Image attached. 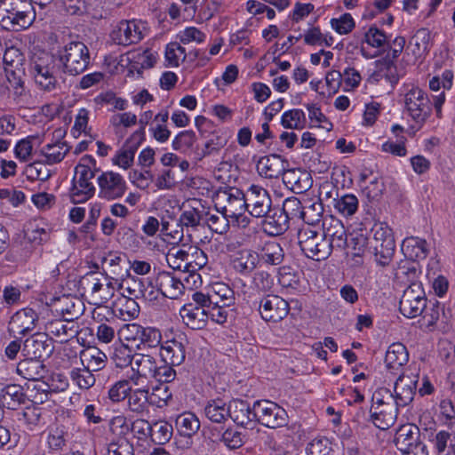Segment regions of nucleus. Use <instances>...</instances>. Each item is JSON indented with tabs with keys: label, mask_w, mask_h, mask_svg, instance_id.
Returning a JSON list of instances; mask_svg holds the SVG:
<instances>
[{
	"label": "nucleus",
	"mask_w": 455,
	"mask_h": 455,
	"mask_svg": "<svg viewBox=\"0 0 455 455\" xmlns=\"http://www.w3.org/2000/svg\"><path fill=\"white\" fill-rule=\"evenodd\" d=\"M259 260L265 264L277 266L284 259V252L279 243L275 241L266 242L259 249Z\"/></svg>",
	"instance_id": "nucleus-39"
},
{
	"label": "nucleus",
	"mask_w": 455,
	"mask_h": 455,
	"mask_svg": "<svg viewBox=\"0 0 455 455\" xmlns=\"http://www.w3.org/2000/svg\"><path fill=\"white\" fill-rule=\"evenodd\" d=\"M427 305L425 291L419 283H411L403 291L400 299V312L408 318H414L424 313Z\"/></svg>",
	"instance_id": "nucleus-10"
},
{
	"label": "nucleus",
	"mask_w": 455,
	"mask_h": 455,
	"mask_svg": "<svg viewBox=\"0 0 455 455\" xmlns=\"http://www.w3.org/2000/svg\"><path fill=\"white\" fill-rule=\"evenodd\" d=\"M186 260V273H189L191 277H200L196 272L207 264L208 258L202 249L190 245L188 246Z\"/></svg>",
	"instance_id": "nucleus-37"
},
{
	"label": "nucleus",
	"mask_w": 455,
	"mask_h": 455,
	"mask_svg": "<svg viewBox=\"0 0 455 455\" xmlns=\"http://www.w3.org/2000/svg\"><path fill=\"white\" fill-rule=\"evenodd\" d=\"M398 408L399 406L393 402L379 407L373 406V408H370L369 422L379 429H388L396 420Z\"/></svg>",
	"instance_id": "nucleus-18"
},
{
	"label": "nucleus",
	"mask_w": 455,
	"mask_h": 455,
	"mask_svg": "<svg viewBox=\"0 0 455 455\" xmlns=\"http://www.w3.org/2000/svg\"><path fill=\"white\" fill-rule=\"evenodd\" d=\"M263 218H265L263 221V230L272 236L283 234L290 227V221L278 207L272 208L271 212L267 213Z\"/></svg>",
	"instance_id": "nucleus-30"
},
{
	"label": "nucleus",
	"mask_w": 455,
	"mask_h": 455,
	"mask_svg": "<svg viewBox=\"0 0 455 455\" xmlns=\"http://www.w3.org/2000/svg\"><path fill=\"white\" fill-rule=\"evenodd\" d=\"M419 375H400L395 382L393 398L399 407L411 404L416 395Z\"/></svg>",
	"instance_id": "nucleus-16"
},
{
	"label": "nucleus",
	"mask_w": 455,
	"mask_h": 455,
	"mask_svg": "<svg viewBox=\"0 0 455 455\" xmlns=\"http://www.w3.org/2000/svg\"><path fill=\"white\" fill-rule=\"evenodd\" d=\"M206 309L197 308L192 302L185 304L180 314L187 326L192 330H201L206 326L208 312Z\"/></svg>",
	"instance_id": "nucleus-29"
},
{
	"label": "nucleus",
	"mask_w": 455,
	"mask_h": 455,
	"mask_svg": "<svg viewBox=\"0 0 455 455\" xmlns=\"http://www.w3.org/2000/svg\"><path fill=\"white\" fill-rule=\"evenodd\" d=\"M228 403L222 398L217 397L207 401L204 412L212 423L222 424L229 419Z\"/></svg>",
	"instance_id": "nucleus-31"
},
{
	"label": "nucleus",
	"mask_w": 455,
	"mask_h": 455,
	"mask_svg": "<svg viewBox=\"0 0 455 455\" xmlns=\"http://www.w3.org/2000/svg\"><path fill=\"white\" fill-rule=\"evenodd\" d=\"M141 26L136 20H122L111 31L110 38L115 44L124 46L138 44L144 37Z\"/></svg>",
	"instance_id": "nucleus-15"
},
{
	"label": "nucleus",
	"mask_w": 455,
	"mask_h": 455,
	"mask_svg": "<svg viewBox=\"0 0 455 455\" xmlns=\"http://www.w3.org/2000/svg\"><path fill=\"white\" fill-rule=\"evenodd\" d=\"M139 340L136 345L139 350L156 348L161 344L162 334L156 328L142 326Z\"/></svg>",
	"instance_id": "nucleus-43"
},
{
	"label": "nucleus",
	"mask_w": 455,
	"mask_h": 455,
	"mask_svg": "<svg viewBox=\"0 0 455 455\" xmlns=\"http://www.w3.org/2000/svg\"><path fill=\"white\" fill-rule=\"evenodd\" d=\"M82 366L91 371H98L106 366L107 355L96 347H89L80 353Z\"/></svg>",
	"instance_id": "nucleus-36"
},
{
	"label": "nucleus",
	"mask_w": 455,
	"mask_h": 455,
	"mask_svg": "<svg viewBox=\"0 0 455 455\" xmlns=\"http://www.w3.org/2000/svg\"><path fill=\"white\" fill-rule=\"evenodd\" d=\"M59 59L64 73L77 76L87 68L90 63V52L83 42L74 41L67 44L59 52Z\"/></svg>",
	"instance_id": "nucleus-4"
},
{
	"label": "nucleus",
	"mask_w": 455,
	"mask_h": 455,
	"mask_svg": "<svg viewBox=\"0 0 455 455\" xmlns=\"http://www.w3.org/2000/svg\"><path fill=\"white\" fill-rule=\"evenodd\" d=\"M228 414L237 426L249 427L255 423L256 410L254 404L251 407L247 401L242 399H233L228 403Z\"/></svg>",
	"instance_id": "nucleus-19"
},
{
	"label": "nucleus",
	"mask_w": 455,
	"mask_h": 455,
	"mask_svg": "<svg viewBox=\"0 0 455 455\" xmlns=\"http://www.w3.org/2000/svg\"><path fill=\"white\" fill-rule=\"evenodd\" d=\"M103 263L108 267L110 273L115 275L111 279L118 281L119 278L124 276L123 270L127 272L125 257L120 255H109L104 258Z\"/></svg>",
	"instance_id": "nucleus-58"
},
{
	"label": "nucleus",
	"mask_w": 455,
	"mask_h": 455,
	"mask_svg": "<svg viewBox=\"0 0 455 455\" xmlns=\"http://www.w3.org/2000/svg\"><path fill=\"white\" fill-rule=\"evenodd\" d=\"M401 249L404 256L413 261L424 259L428 254L427 241L416 236L406 237Z\"/></svg>",
	"instance_id": "nucleus-33"
},
{
	"label": "nucleus",
	"mask_w": 455,
	"mask_h": 455,
	"mask_svg": "<svg viewBox=\"0 0 455 455\" xmlns=\"http://www.w3.org/2000/svg\"><path fill=\"white\" fill-rule=\"evenodd\" d=\"M323 234L322 235L329 243L331 251L333 248L342 249L347 243V235L343 223L332 217L323 219Z\"/></svg>",
	"instance_id": "nucleus-17"
},
{
	"label": "nucleus",
	"mask_w": 455,
	"mask_h": 455,
	"mask_svg": "<svg viewBox=\"0 0 455 455\" xmlns=\"http://www.w3.org/2000/svg\"><path fill=\"white\" fill-rule=\"evenodd\" d=\"M172 426L164 420L151 424L150 440L156 444H165L172 436Z\"/></svg>",
	"instance_id": "nucleus-45"
},
{
	"label": "nucleus",
	"mask_w": 455,
	"mask_h": 455,
	"mask_svg": "<svg viewBox=\"0 0 455 455\" xmlns=\"http://www.w3.org/2000/svg\"><path fill=\"white\" fill-rule=\"evenodd\" d=\"M246 211L255 218H263L271 212L272 199L267 189L251 185L246 191Z\"/></svg>",
	"instance_id": "nucleus-12"
},
{
	"label": "nucleus",
	"mask_w": 455,
	"mask_h": 455,
	"mask_svg": "<svg viewBox=\"0 0 455 455\" xmlns=\"http://www.w3.org/2000/svg\"><path fill=\"white\" fill-rule=\"evenodd\" d=\"M54 351L52 339L46 333H36L25 339L21 353L25 357L43 360Z\"/></svg>",
	"instance_id": "nucleus-13"
},
{
	"label": "nucleus",
	"mask_w": 455,
	"mask_h": 455,
	"mask_svg": "<svg viewBox=\"0 0 455 455\" xmlns=\"http://www.w3.org/2000/svg\"><path fill=\"white\" fill-rule=\"evenodd\" d=\"M69 151V148L65 142L58 141L54 144L45 145L39 152L44 156V160L34 162L30 167H34L36 164H53L61 162Z\"/></svg>",
	"instance_id": "nucleus-35"
},
{
	"label": "nucleus",
	"mask_w": 455,
	"mask_h": 455,
	"mask_svg": "<svg viewBox=\"0 0 455 455\" xmlns=\"http://www.w3.org/2000/svg\"><path fill=\"white\" fill-rule=\"evenodd\" d=\"M407 112L412 120L423 124L432 113V103L427 94L419 88H412L404 97Z\"/></svg>",
	"instance_id": "nucleus-9"
},
{
	"label": "nucleus",
	"mask_w": 455,
	"mask_h": 455,
	"mask_svg": "<svg viewBox=\"0 0 455 455\" xmlns=\"http://www.w3.org/2000/svg\"><path fill=\"white\" fill-rule=\"evenodd\" d=\"M419 437L420 432L417 426L405 424L397 429L394 442L396 448L404 454L427 455L426 446Z\"/></svg>",
	"instance_id": "nucleus-8"
},
{
	"label": "nucleus",
	"mask_w": 455,
	"mask_h": 455,
	"mask_svg": "<svg viewBox=\"0 0 455 455\" xmlns=\"http://www.w3.org/2000/svg\"><path fill=\"white\" fill-rule=\"evenodd\" d=\"M67 432L62 428L51 429L47 436L48 448L52 452H60L67 445Z\"/></svg>",
	"instance_id": "nucleus-60"
},
{
	"label": "nucleus",
	"mask_w": 455,
	"mask_h": 455,
	"mask_svg": "<svg viewBox=\"0 0 455 455\" xmlns=\"http://www.w3.org/2000/svg\"><path fill=\"white\" fill-rule=\"evenodd\" d=\"M128 406L133 412H143L148 403H150V395H148V389L137 388L131 391L128 395Z\"/></svg>",
	"instance_id": "nucleus-48"
},
{
	"label": "nucleus",
	"mask_w": 455,
	"mask_h": 455,
	"mask_svg": "<svg viewBox=\"0 0 455 455\" xmlns=\"http://www.w3.org/2000/svg\"><path fill=\"white\" fill-rule=\"evenodd\" d=\"M99 185V196L107 200L122 197L126 190L124 178L114 172H104L97 179Z\"/></svg>",
	"instance_id": "nucleus-14"
},
{
	"label": "nucleus",
	"mask_w": 455,
	"mask_h": 455,
	"mask_svg": "<svg viewBox=\"0 0 455 455\" xmlns=\"http://www.w3.org/2000/svg\"><path fill=\"white\" fill-rule=\"evenodd\" d=\"M259 262V255L258 252L250 249H243L238 251L233 256L231 267L236 274L247 277L254 272Z\"/></svg>",
	"instance_id": "nucleus-21"
},
{
	"label": "nucleus",
	"mask_w": 455,
	"mask_h": 455,
	"mask_svg": "<svg viewBox=\"0 0 455 455\" xmlns=\"http://www.w3.org/2000/svg\"><path fill=\"white\" fill-rule=\"evenodd\" d=\"M134 358L135 355H132L129 347L124 345L116 347L112 355V360L118 368H124L129 365L132 367Z\"/></svg>",
	"instance_id": "nucleus-62"
},
{
	"label": "nucleus",
	"mask_w": 455,
	"mask_h": 455,
	"mask_svg": "<svg viewBox=\"0 0 455 455\" xmlns=\"http://www.w3.org/2000/svg\"><path fill=\"white\" fill-rule=\"evenodd\" d=\"M370 250L373 253L375 261L378 265L382 267L387 266L391 262L395 254V238L388 237L385 243L371 245Z\"/></svg>",
	"instance_id": "nucleus-40"
},
{
	"label": "nucleus",
	"mask_w": 455,
	"mask_h": 455,
	"mask_svg": "<svg viewBox=\"0 0 455 455\" xmlns=\"http://www.w3.org/2000/svg\"><path fill=\"white\" fill-rule=\"evenodd\" d=\"M30 72L40 89L47 92L54 90L58 81L55 76L54 56L46 52H35L30 59Z\"/></svg>",
	"instance_id": "nucleus-3"
},
{
	"label": "nucleus",
	"mask_w": 455,
	"mask_h": 455,
	"mask_svg": "<svg viewBox=\"0 0 455 455\" xmlns=\"http://www.w3.org/2000/svg\"><path fill=\"white\" fill-rule=\"evenodd\" d=\"M69 377L72 382L76 385L80 389L91 388L96 381V379L90 370L84 366L74 367L69 371Z\"/></svg>",
	"instance_id": "nucleus-46"
},
{
	"label": "nucleus",
	"mask_w": 455,
	"mask_h": 455,
	"mask_svg": "<svg viewBox=\"0 0 455 455\" xmlns=\"http://www.w3.org/2000/svg\"><path fill=\"white\" fill-rule=\"evenodd\" d=\"M5 76L10 86L15 91L16 94H22L23 92V77L25 76V67L11 68H4Z\"/></svg>",
	"instance_id": "nucleus-59"
},
{
	"label": "nucleus",
	"mask_w": 455,
	"mask_h": 455,
	"mask_svg": "<svg viewBox=\"0 0 455 455\" xmlns=\"http://www.w3.org/2000/svg\"><path fill=\"white\" fill-rule=\"evenodd\" d=\"M376 67L378 71L391 83L396 84L399 80V75L397 72V68L395 65V61H393L390 59V54H387L380 60H378L376 62Z\"/></svg>",
	"instance_id": "nucleus-51"
},
{
	"label": "nucleus",
	"mask_w": 455,
	"mask_h": 455,
	"mask_svg": "<svg viewBox=\"0 0 455 455\" xmlns=\"http://www.w3.org/2000/svg\"><path fill=\"white\" fill-rule=\"evenodd\" d=\"M187 57L186 50L177 42H172L167 44L165 49V59L172 67H178L180 60H185Z\"/></svg>",
	"instance_id": "nucleus-61"
},
{
	"label": "nucleus",
	"mask_w": 455,
	"mask_h": 455,
	"mask_svg": "<svg viewBox=\"0 0 455 455\" xmlns=\"http://www.w3.org/2000/svg\"><path fill=\"white\" fill-rule=\"evenodd\" d=\"M196 133L191 130L179 132L172 140V148L176 151L186 152L190 149L196 142Z\"/></svg>",
	"instance_id": "nucleus-57"
},
{
	"label": "nucleus",
	"mask_w": 455,
	"mask_h": 455,
	"mask_svg": "<svg viewBox=\"0 0 455 455\" xmlns=\"http://www.w3.org/2000/svg\"><path fill=\"white\" fill-rule=\"evenodd\" d=\"M323 212V204L320 201H315L310 203L308 205H304L301 220L308 225L314 226L321 220Z\"/></svg>",
	"instance_id": "nucleus-56"
},
{
	"label": "nucleus",
	"mask_w": 455,
	"mask_h": 455,
	"mask_svg": "<svg viewBox=\"0 0 455 455\" xmlns=\"http://www.w3.org/2000/svg\"><path fill=\"white\" fill-rule=\"evenodd\" d=\"M409 361V353L406 347L395 342L391 344L385 355V363L388 370L397 371L405 365Z\"/></svg>",
	"instance_id": "nucleus-32"
},
{
	"label": "nucleus",
	"mask_w": 455,
	"mask_h": 455,
	"mask_svg": "<svg viewBox=\"0 0 455 455\" xmlns=\"http://www.w3.org/2000/svg\"><path fill=\"white\" fill-rule=\"evenodd\" d=\"M99 169L96 160L89 155L84 156L75 168V176L70 188V198L73 204H83L93 196L95 187L91 182Z\"/></svg>",
	"instance_id": "nucleus-2"
},
{
	"label": "nucleus",
	"mask_w": 455,
	"mask_h": 455,
	"mask_svg": "<svg viewBox=\"0 0 455 455\" xmlns=\"http://www.w3.org/2000/svg\"><path fill=\"white\" fill-rule=\"evenodd\" d=\"M258 310L264 321L277 323L287 316L290 305L278 295L267 294L260 299Z\"/></svg>",
	"instance_id": "nucleus-11"
},
{
	"label": "nucleus",
	"mask_w": 455,
	"mask_h": 455,
	"mask_svg": "<svg viewBox=\"0 0 455 455\" xmlns=\"http://www.w3.org/2000/svg\"><path fill=\"white\" fill-rule=\"evenodd\" d=\"M36 12L28 0H0V26L9 31L28 28Z\"/></svg>",
	"instance_id": "nucleus-1"
},
{
	"label": "nucleus",
	"mask_w": 455,
	"mask_h": 455,
	"mask_svg": "<svg viewBox=\"0 0 455 455\" xmlns=\"http://www.w3.org/2000/svg\"><path fill=\"white\" fill-rule=\"evenodd\" d=\"M130 379H122L116 382L108 390V397L114 403L124 400L132 391Z\"/></svg>",
	"instance_id": "nucleus-63"
},
{
	"label": "nucleus",
	"mask_w": 455,
	"mask_h": 455,
	"mask_svg": "<svg viewBox=\"0 0 455 455\" xmlns=\"http://www.w3.org/2000/svg\"><path fill=\"white\" fill-rule=\"evenodd\" d=\"M299 245L306 257L322 260L331 255V249L327 240L322 234L307 228L299 230L298 234Z\"/></svg>",
	"instance_id": "nucleus-5"
},
{
	"label": "nucleus",
	"mask_w": 455,
	"mask_h": 455,
	"mask_svg": "<svg viewBox=\"0 0 455 455\" xmlns=\"http://www.w3.org/2000/svg\"><path fill=\"white\" fill-rule=\"evenodd\" d=\"M254 409L256 410L255 423L268 428L282 427L288 423L286 411L275 402L257 400L254 402Z\"/></svg>",
	"instance_id": "nucleus-6"
},
{
	"label": "nucleus",
	"mask_w": 455,
	"mask_h": 455,
	"mask_svg": "<svg viewBox=\"0 0 455 455\" xmlns=\"http://www.w3.org/2000/svg\"><path fill=\"white\" fill-rule=\"evenodd\" d=\"M246 193L236 188L220 190L216 195L215 207L230 218L238 219L246 211Z\"/></svg>",
	"instance_id": "nucleus-7"
},
{
	"label": "nucleus",
	"mask_w": 455,
	"mask_h": 455,
	"mask_svg": "<svg viewBox=\"0 0 455 455\" xmlns=\"http://www.w3.org/2000/svg\"><path fill=\"white\" fill-rule=\"evenodd\" d=\"M430 41V32L427 28L419 29L412 36L406 50V55L409 56V51H411L414 60L421 58L428 52Z\"/></svg>",
	"instance_id": "nucleus-38"
},
{
	"label": "nucleus",
	"mask_w": 455,
	"mask_h": 455,
	"mask_svg": "<svg viewBox=\"0 0 455 455\" xmlns=\"http://www.w3.org/2000/svg\"><path fill=\"white\" fill-rule=\"evenodd\" d=\"M211 295H215L217 304L223 306H231L235 302L234 291L226 283H216L210 291Z\"/></svg>",
	"instance_id": "nucleus-54"
},
{
	"label": "nucleus",
	"mask_w": 455,
	"mask_h": 455,
	"mask_svg": "<svg viewBox=\"0 0 455 455\" xmlns=\"http://www.w3.org/2000/svg\"><path fill=\"white\" fill-rule=\"evenodd\" d=\"M55 311L65 320H76L84 311L83 302L76 297L64 295L54 304Z\"/></svg>",
	"instance_id": "nucleus-28"
},
{
	"label": "nucleus",
	"mask_w": 455,
	"mask_h": 455,
	"mask_svg": "<svg viewBox=\"0 0 455 455\" xmlns=\"http://www.w3.org/2000/svg\"><path fill=\"white\" fill-rule=\"evenodd\" d=\"M160 355L168 364L180 365L186 358V349L182 342V338L172 339L160 344Z\"/></svg>",
	"instance_id": "nucleus-25"
},
{
	"label": "nucleus",
	"mask_w": 455,
	"mask_h": 455,
	"mask_svg": "<svg viewBox=\"0 0 455 455\" xmlns=\"http://www.w3.org/2000/svg\"><path fill=\"white\" fill-rule=\"evenodd\" d=\"M306 115L299 108L283 112L281 118V124L285 129L301 130L306 125Z\"/></svg>",
	"instance_id": "nucleus-47"
},
{
	"label": "nucleus",
	"mask_w": 455,
	"mask_h": 455,
	"mask_svg": "<svg viewBox=\"0 0 455 455\" xmlns=\"http://www.w3.org/2000/svg\"><path fill=\"white\" fill-rule=\"evenodd\" d=\"M37 320L38 316L32 308L22 309L13 316V323L18 324V332L21 335H26L32 331Z\"/></svg>",
	"instance_id": "nucleus-42"
},
{
	"label": "nucleus",
	"mask_w": 455,
	"mask_h": 455,
	"mask_svg": "<svg viewBox=\"0 0 455 455\" xmlns=\"http://www.w3.org/2000/svg\"><path fill=\"white\" fill-rule=\"evenodd\" d=\"M1 400L8 409L16 410L20 405L26 403L28 395L24 392L23 387L10 384L2 389Z\"/></svg>",
	"instance_id": "nucleus-34"
},
{
	"label": "nucleus",
	"mask_w": 455,
	"mask_h": 455,
	"mask_svg": "<svg viewBox=\"0 0 455 455\" xmlns=\"http://www.w3.org/2000/svg\"><path fill=\"white\" fill-rule=\"evenodd\" d=\"M172 402V393L167 385L159 384L152 389L150 403L156 404L157 407L162 408L171 404Z\"/></svg>",
	"instance_id": "nucleus-55"
},
{
	"label": "nucleus",
	"mask_w": 455,
	"mask_h": 455,
	"mask_svg": "<svg viewBox=\"0 0 455 455\" xmlns=\"http://www.w3.org/2000/svg\"><path fill=\"white\" fill-rule=\"evenodd\" d=\"M137 299L130 298L127 295L122 296L116 303V308L120 317L124 321L136 318L140 314V306Z\"/></svg>",
	"instance_id": "nucleus-44"
},
{
	"label": "nucleus",
	"mask_w": 455,
	"mask_h": 455,
	"mask_svg": "<svg viewBox=\"0 0 455 455\" xmlns=\"http://www.w3.org/2000/svg\"><path fill=\"white\" fill-rule=\"evenodd\" d=\"M108 455H133V447L126 438L113 441L108 445Z\"/></svg>",
	"instance_id": "nucleus-64"
},
{
	"label": "nucleus",
	"mask_w": 455,
	"mask_h": 455,
	"mask_svg": "<svg viewBox=\"0 0 455 455\" xmlns=\"http://www.w3.org/2000/svg\"><path fill=\"white\" fill-rule=\"evenodd\" d=\"M17 373L28 380L39 381L47 375L48 369L43 360L25 357L18 363Z\"/></svg>",
	"instance_id": "nucleus-26"
},
{
	"label": "nucleus",
	"mask_w": 455,
	"mask_h": 455,
	"mask_svg": "<svg viewBox=\"0 0 455 455\" xmlns=\"http://www.w3.org/2000/svg\"><path fill=\"white\" fill-rule=\"evenodd\" d=\"M304 205L300 200L297 197L291 196L286 198L280 211L283 215L287 217V220H301L303 213Z\"/></svg>",
	"instance_id": "nucleus-52"
},
{
	"label": "nucleus",
	"mask_w": 455,
	"mask_h": 455,
	"mask_svg": "<svg viewBox=\"0 0 455 455\" xmlns=\"http://www.w3.org/2000/svg\"><path fill=\"white\" fill-rule=\"evenodd\" d=\"M76 320L55 319L45 325V330L50 334L60 339V342H67L78 334V325Z\"/></svg>",
	"instance_id": "nucleus-27"
},
{
	"label": "nucleus",
	"mask_w": 455,
	"mask_h": 455,
	"mask_svg": "<svg viewBox=\"0 0 455 455\" xmlns=\"http://www.w3.org/2000/svg\"><path fill=\"white\" fill-rule=\"evenodd\" d=\"M156 361L153 356L144 354H135L132 368L133 374L131 376L130 380L135 385H139L141 378H153L154 375H156Z\"/></svg>",
	"instance_id": "nucleus-24"
},
{
	"label": "nucleus",
	"mask_w": 455,
	"mask_h": 455,
	"mask_svg": "<svg viewBox=\"0 0 455 455\" xmlns=\"http://www.w3.org/2000/svg\"><path fill=\"white\" fill-rule=\"evenodd\" d=\"M288 162L277 154L265 156L257 163L259 174L266 179H277L283 176Z\"/></svg>",
	"instance_id": "nucleus-20"
},
{
	"label": "nucleus",
	"mask_w": 455,
	"mask_h": 455,
	"mask_svg": "<svg viewBox=\"0 0 455 455\" xmlns=\"http://www.w3.org/2000/svg\"><path fill=\"white\" fill-rule=\"evenodd\" d=\"M176 428L180 435L191 437L200 428V421L192 412H183L179 415L175 421Z\"/></svg>",
	"instance_id": "nucleus-41"
},
{
	"label": "nucleus",
	"mask_w": 455,
	"mask_h": 455,
	"mask_svg": "<svg viewBox=\"0 0 455 455\" xmlns=\"http://www.w3.org/2000/svg\"><path fill=\"white\" fill-rule=\"evenodd\" d=\"M122 290V296L127 295L130 298L141 299L145 297V284L142 278H131L123 280L119 284Z\"/></svg>",
	"instance_id": "nucleus-49"
},
{
	"label": "nucleus",
	"mask_w": 455,
	"mask_h": 455,
	"mask_svg": "<svg viewBox=\"0 0 455 455\" xmlns=\"http://www.w3.org/2000/svg\"><path fill=\"white\" fill-rule=\"evenodd\" d=\"M335 209L344 216H352L358 209V199L355 195L347 194L335 199Z\"/></svg>",
	"instance_id": "nucleus-53"
},
{
	"label": "nucleus",
	"mask_w": 455,
	"mask_h": 455,
	"mask_svg": "<svg viewBox=\"0 0 455 455\" xmlns=\"http://www.w3.org/2000/svg\"><path fill=\"white\" fill-rule=\"evenodd\" d=\"M156 285L161 293L169 299H177L183 294L185 285L180 277L171 272H159L156 277Z\"/></svg>",
	"instance_id": "nucleus-23"
},
{
	"label": "nucleus",
	"mask_w": 455,
	"mask_h": 455,
	"mask_svg": "<svg viewBox=\"0 0 455 455\" xmlns=\"http://www.w3.org/2000/svg\"><path fill=\"white\" fill-rule=\"evenodd\" d=\"M188 247L173 246L166 254V261L170 267L186 273V256Z\"/></svg>",
	"instance_id": "nucleus-50"
},
{
	"label": "nucleus",
	"mask_w": 455,
	"mask_h": 455,
	"mask_svg": "<svg viewBox=\"0 0 455 455\" xmlns=\"http://www.w3.org/2000/svg\"><path fill=\"white\" fill-rule=\"evenodd\" d=\"M283 181L295 194L305 193L313 185L311 174L300 168L286 170L283 176Z\"/></svg>",
	"instance_id": "nucleus-22"
}]
</instances>
